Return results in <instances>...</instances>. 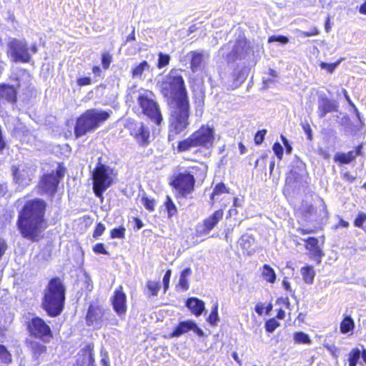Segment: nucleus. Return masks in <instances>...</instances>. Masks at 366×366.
<instances>
[{
	"label": "nucleus",
	"mask_w": 366,
	"mask_h": 366,
	"mask_svg": "<svg viewBox=\"0 0 366 366\" xmlns=\"http://www.w3.org/2000/svg\"><path fill=\"white\" fill-rule=\"evenodd\" d=\"M46 202L40 199L28 201L19 213L17 226L22 236L37 241L46 227Z\"/></svg>",
	"instance_id": "1"
},
{
	"label": "nucleus",
	"mask_w": 366,
	"mask_h": 366,
	"mask_svg": "<svg viewBox=\"0 0 366 366\" xmlns=\"http://www.w3.org/2000/svg\"><path fill=\"white\" fill-rule=\"evenodd\" d=\"M157 86L164 97L174 99L175 102L188 100L181 70L171 69L167 74L158 79Z\"/></svg>",
	"instance_id": "2"
},
{
	"label": "nucleus",
	"mask_w": 366,
	"mask_h": 366,
	"mask_svg": "<svg viewBox=\"0 0 366 366\" xmlns=\"http://www.w3.org/2000/svg\"><path fill=\"white\" fill-rule=\"evenodd\" d=\"M65 289L61 280L54 278L50 280L44 290L42 307L51 317L61 314L64 308Z\"/></svg>",
	"instance_id": "3"
},
{
	"label": "nucleus",
	"mask_w": 366,
	"mask_h": 366,
	"mask_svg": "<svg viewBox=\"0 0 366 366\" xmlns=\"http://www.w3.org/2000/svg\"><path fill=\"white\" fill-rule=\"evenodd\" d=\"M111 112L99 109L86 110L76 120L74 134L76 137L85 135L98 128L102 123L110 117Z\"/></svg>",
	"instance_id": "4"
},
{
	"label": "nucleus",
	"mask_w": 366,
	"mask_h": 366,
	"mask_svg": "<svg viewBox=\"0 0 366 366\" xmlns=\"http://www.w3.org/2000/svg\"><path fill=\"white\" fill-rule=\"evenodd\" d=\"M189 100L175 102L169 118V139H174L176 136L182 132L189 125Z\"/></svg>",
	"instance_id": "5"
},
{
	"label": "nucleus",
	"mask_w": 366,
	"mask_h": 366,
	"mask_svg": "<svg viewBox=\"0 0 366 366\" xmlns=\"http://www.w3.org/2000/svg\"><path fill=\"white\" fill-rule=\"evenodd\" d=\"M214 140V128L203 125L188 138L179 142L178 150L179 152H187L197 147L209 148L212 146Z\"/></svg>",
	"instance_id": "6"
},
{
	"label": "nucleus",
	"mask_w": 366,
	"mask_h": 366,
	"mask_svg": "<svg viewBox=\"0 0 366 366\" xmlns=\"http://www.w3.org/2000/svg\"><path fill=\"white\" fill-rule=\"evenodd\" d=\"M137 103L142 112L152 122L157 125L161 124L163 117L152 92L149 90L140 92L137 97Z\"/></svg>",
	"instance_id": "7"
},
{
	"label": "nucleus",
	"mask_w": 366,
	"mask_h": 366,
	"mask_svg": "<svg viewBox=\"0 0 366 366\" xmlns=\"http://www.w3.org/2000/svg\"><path fill=\"white\" fill-rule=\"evenodd\" d=\"M113 170L104 164H99L93 172V189L97 197H101L102 193L111 186Z\"/></svg>",
	"instance_id": "8"
},
{
	"label": "nucleus",
	"mask_w": 366,
	"mask_h": 366,
	"mask_svg": "<svg viewBox=\"0 0 366 366\" xmlns=\"http://www.w3.org/2000/svg\"><path fill=\"white\" fill-rule=\"evenodd\" d=\"M7 54L14 62L26 63L31 59L28 44L24 40L12 39L8 43Z\"/></svg>",
	"instance_id": "9"
},
{
	"label": "nucleus",
	"mask_w": 366,
	"mask_h": 366,
	"mask_svg": "<svg viewBox=\"0 0 366 366\" xmlns=\"http://www.w3.org/2000/svg\"><path fill=\"white\" fill-rule=\"evenodd\" d=\"M28 330L31 335L44 342H49L53 337L50 327L43 319L38 317L32 318L29 322Z\"/></svg>",
	"instance_id": "10"
},
{
	"label": "nucleus",
	"mask_w": 366,
	"mask_h": 366,
	"mask_svg": "<svg viewBox=\"0 0 366 366\" xmlns=\"http://www.w3.org/2000/svg\"><path fill=\"white\" fill-rule=\"evenodd\" d=\"M194 185V176L187 172L179 174L173 182L174 187L183 197H187L192 193Z\"/></svg>",
	"instance_id": "11"
},
{
	"label": "nucleus",
	"mask_w": 366,
	"mask_h": 366,
	"mask_svg": "<svg viewBox=\"0 0 366 366\" xmlns=\"http://www.w3.org/2000/svg\"><path fill=\"white\" fill-rule=\"evenodd\" d=\"M130 134L141 145L146 146L149 142L150 132L142 122L131 123L129 124Z\"/></svg>",
	"instance_id": "12"
},
{
	"label": "nucleus",
	"mask_w": 366,
	"mask_h": 366,
	"mask_svg": "<svg viewBox=\"0 0 366 366\" xmlns=\"http://www.w3.org/2000/svg\"><path fill=\"white\" fill-rule=\"evenodd\" d=\"M14 179L16 184L26 186L29 184L34 175V169L24 164L13 167L12 168Z\"/></svg>",
	"instance_id": "13"
},
{
	"label": "nucleus",
	"mask_w": 366,
	"mask_h": 366,
	"mask_svg": "<svg viewBox=\"0 0 366 366\" xmlns=\"http://www.w3.org/2000/svg\"><path fill=\"white\" fill-rule=\"evenodd\" d=\"M184 58L189 61L190 69L194 73L204 69L209 59V55L204 51H192L187 53Z\"/></svg>",
	"instance_id": "14"
},
{
	"label": "nucleus",
	"mask_w": 366,
	"mask_h": 366,
	"mask_svg": "<svg viewBox=\"0 0 366 366\" xmlns=\"http://www.w3.org/2000/svg\"><path fill=\"white\" fill-rule=\"evenodd\" d=\"M105 315L106 312L102 307L91 305L86 317V323L88 325L99 327L104 320Z\"/></svg>",
	"instance_id": "15"
},
{
	"label": "nucleus",
	"mask_w": 366,
	"mask_h": 366,
	"mask_svg": "<svg viewBox=\"0 0 366 366\" xmlns=\"http://www.w3.org/2000/svg\"><path fill=\"white\" fill-rule=\"evenodd\" d=\"M113 309L119 316H123L127 312V296L123 292L122 286L115 290L112 298Z\"/></svg>",
	"instance_id": "16"
},
{
	"label": "nucleus",
	"mask_w": 366,
	"mask_h": 366,
	"mask_svg": "<svg viewBox=\"0 0 366 366\" xmlns=\"http://www.w3.org/2000/svg\"><path fill=\"white\" fill-rule=\"evenodd\" d=\"M339 104L335 100H331L325 96H320L318 99L317 114L320 118H324L327 114L337 112Z\"/></svg>",
	"instance_id": "17"
},
{
	"label": "nucleus",
	"mask_w": 366,
	"mask_h": 366,
	"mask_svg": "<svg viewBox=\"0 0 366 366\" xmlns=\"http://www.w3.org/2000/svg\"><path fill=\"white\" fill-rule=\"evenodd\" d=\"M58 184L59 179H57L56 175L49 174L42 177L39 183V189L43 193L52 196L56 192Z\"/></svg>",
	"instance_id": "18"
},
{
	"label": "nucleus",
	"mask_w": 366,
	"mask_h": 366,
	"mask_svg": "<svg viewBox=\"0 0 366 366\" xmlns=\"http://www.w3.org/2000/svg\"><path fill=\"white\" fill-rule=\"evenodd\" d=\"M192 330L199 337L204 336V332L192 320L180 322L172 334V337H179L189 331Z\"/></svg>",
	"instance_id": "19"
},
{
	"label": "nucleus",
	"mask_w": 366,
	"mask_h": 366,
	"mask_svg": "<svg viewBox=\"0 0 366 366\" xmlns=\"http://www.w3.org/2000/svg\"><path fill=\"white\" fill-rule=\"evenodd\" d=\"M223 214L222 209L215 211L211 216L204 219L202 226H199L198 232L204 234H208L222 219Z\"/></svg>",
	"instance_id": "20"
},
{
	"label": "nucleus",
	"mask_w": 366,
	"mask_h": 366,
	"mask_svg": "<svg viewBox=\"0 0 366 366\" xmlns=\"http://www.w3.org/2000/svg\"><path fill=\"white\" fill-rule=\"evenodd\" d=\"M361 148L362 146L360 145L356 148L355 151H350L347 153H337L334 157V160L342 164H349L352 162L357 156L360 155Z\"/></svg>",
	"instance_id": "21"
},
{
	"label": "nucleus",
	"mask_w": 366,
	"mask_h": 366,
	"mask_svg": "<svg viewBox=\"0 0 366 366\" xmlns=\"http://www.w3.org/2000/svg\"><path fill=\"white\" fill-rule=\"evenodd\" d=\"M239 244L247 254L250 255L254 252L256 242L251 235L247 234H243L239 241Z\"/></svg>",
	"instance_id": "22"
},
{
	"label": "nucleus",
	"mask_w": 366,
	"mask_h": 366,
	"mask_svg": "<svg viewBox=\"0 0 366 366\" xmlns=\"http://www.w3.org/2000/svg\"><path fill=\"white\" fill-rule=\"evenodd\" d=\"M186 305L197 316H199L204 310V302L195 297L189 298Z\"/></svg>",
	"instance_id": "23"
},
{
	"label": "nucleus",
	"mask_w": 366,
	"mask_h": 366,
	"mask_svg": "<svg viewBox=\"0 0 366 366\" xmlns=\"http://www.w3.org/2000/svg\"><path fill=\"white\" fill-rule=\"evenodd\" d=\"M305 247L315 257H320L322 255L321 250L318 246V240L315 237H310L306 240Z\"/></svg>",
	"instance_id": "24"
},
{
	"label": "nucleus",
	"mask_w": 366,
	"mask_h": 366,
	"mask_svg": "<svg viewBox=\"0 0 366 366\" xmlns=\"http://www.w3.org/2000/svg\"><path fill=\"white\" fill-rule=\"evenodd\" d=\"M301 274L305 283L309 285L313 283L315 272L312 266L302 267L301 269Z\"/></svg>",
	"instance_id": "25"
},
{
	"label": "nucleus",
	"mask_w": 366,
	"mask_h": 366,
	"mask_svg": "<svg viewBox=\"0 0 366 366\" xmlns=\"http://www.w3.org/2000/svg\"><path fill=\"white\" fill-rule=\"evenodd\" d=\"M263 278L270 283H274L276 280V274L274 269L268 264H264L261 269Z\"/></svg>",
	"instance_id": "26"
},
{
	"label": "nucleus",
	"mask_w": 366,
	"mask_h": 366,
	"mask_svg": "<svg viewBox=\"0 0 366 366\" xmlns=\"http://www.w3.org/2000/svg\"><path fill=\"white\" fill-rule=\"evenodd\" d=\"M29 347L36 360H37L39 357L46 350V347L45 345L36 341H31L29 343Z\"/></svg>",
	"instance_id": "27"
},
{
	"label": "nucleus",
	"mask_w": 366,
	"mask_h": 366,
	"mask_svg": "<svg viewBox=\"0 0 366 366\" xmlns=\"http://www.w3.org/2000/svg\"><path fill=\"white\" fill-rule=\"evenodd\" d=\"M314 211L315 209L312 204L307 201H303L298 209L300 214L306 218L310 217L314 213Z\"/></svg>",
	"instance_id": "28"
},
{
	"label": "nucleus",
	"mask_w": 366,
	"mask_h": 366,
	"mask_svg": "<svg viewBox=\"0 0 366 366\" xmlns=\"http://www.w3.org/2000/svg\"><path fill=\"white\" fill-rule=\"evenodd\" d=\"M355 327V322L351 317H345L340 323V332L346 334L353 330Z\"/></svg>",
	"instance_id": "29"
},
{
	"label": "nucleus",
	"mask_w": 366,
	"mask_h": 366,
	"mask_svg": "<svg viewBox=\"0 0 366 366\" xmlns=\"http://www.w3.org/2000/svg\"><path fill=\"white\" fill-rule=\"evenodd\" d=\"M347 357L349 366H357L360 357H362V352L359 348H352Z\"/></svg>",
	"instance_id": "30"
},
{
	"label": "nucleus",
	"mask_w": 366,
	"mask_h": 366,
	"mask_svg": "<svg viewBox=\"0 0 366 366\" xmlns=\"http://www.w3.org/2000/svg\"><path fill=\"white\" fill-rule=\"evenodd\" d=\"M191 274L192 269L189 267L185 268L182 272L179 280V285L182 288L183 290H187L189 289V282L187 280V277Z\"/></svg>",
	"instance_id": "31"
},
{
	"label": "nucleus",
	"mask_w": 366,
	"mask_h": 366,
	"mask_svg": "<svg viewBox=\"0 0 366 366\" xmlns=\"http://www.w3.org/2000/svg\"><path fill=\"white\" fill-rule=\"evenodd\" d=\"M149 69V65L146 61H143L132 69L133 78H140L144 71Z\"/></svg>",
	"instance_id": "32"
},
{
	"label": "nucleus",
	"mask_w": 366,
	"mask_h": 366,
	"mask_svg": "<svg viewBox=\"0 0 366 366\" xmlns=\"http://www.w3.org/2000/svg\"><path fill=\"white\" fill-rule=\"evenodd\" d=\"M294 340L298 344H310L311 340L308 335L302 332H297L294 334Z\"/></svg>",
	"instance_id": "33"
},
{
	"label": "nucleus",
	"mask_w": 366,
	"mask_h": 366,
	"mask_svg": "<svg viewBox=\"0 0 366 366\" xmlns=\"http://www.w3.org/2000/svg\"><path fill=\"white\" fill-rule=\"evenodd\" d=\"M160 288L161 285L159 282L149 280L147 282V289L152 296H157Z\"/></svg>",
	"instance_id": "34"
},
{
	"label": "nucleus",
	"mask_w": 366,
	"mask_h": 366,
	"mask_svg": "<svg viewBox=\"0 0 366 366\" xmlns=\"http://www.w3.org/2000/svg\"><path fill=\"white\" fill-rule=\"evenodd\" d=\"M227 192H228V189L223 183L217 184L216 185V187H214V189L212 193V195H211V200L212 201V204L215 201V197L217 195H219V194H222L224 193H227Z\"/></svg>",
	"instance_id": "35"
},
{
	"label": "nucleus",
	"mask_w": 366,
	"mask_h": 366,
	"mask_svg": "<svg viewBox=\"0 0 366 366\" xmlns=\"http://www.w3.org/2000/svg\"><path fill=\"white\" fill-rule=\"evenodd\" d=\"M170 61V56L167 54H164L162 52H159L158 54V63L157 67L159 69H162L165 67L169 64Z\"/></svg>",
	"instance_id": "36"
},
{
	"label": "nucleus",
	"mask_w": 366,
	"mask_h": 366,
	"mask_svg": "<svg viewBox=\"0 0 366 366\" xmlns=\"http://www.w3.org/2000/svg\"><path fill=\"white\" fill-rule=\"evenodd\" d=\"M164 204L168 212L169 217H172L177 213L176 206L169 196L167 197V200L164 202Z\"/></svg>",
	"instance_id": "37"
},
{
	"label": "nucleus",
	"mask_w": 366,
	"mask_h": 366,
	"mask_svg": "<svg viewBox=\"0 0 366 366\" xmlns=\"http://www.w3.org/2000/svg\"><path fill=\"white\" fill-rule=\"evenodd\" d=\"M217 310L218 305L217 304H215L207 320L208 322L212 325H215L219 320Z\"/></svg>",
	"instance_id": "38"
},
{
	"label": "nucleus",
	"mask_w": 366,
	"mask_h": 366,
	"mask_svg": "<svg viewBox=\"0 0 366 366\" xmlns=\"http://www.w3.org/2000/svg\"><path fill=\"white\" fill-rule=\"evenodd\" d=\"M279 326L280 323L273 318L267 321L265 324L266 330L269 332H274Z\"/></svg>",
	"instance_id": "39"
},
{
	"label": "nucleus",
	"mask_w": 366,
	"mask_h": 366,
	"mask_svg": "<svg viewBox=\"0 0 366 366\" xmlns=\"http://www.w3.org/2000/svg\"><path fill=\"white\" fill-rule=\"evenodd\" d=\"M0 358L5 362H9L11 360L10 353L2 345H0Z\"/></svg>",
	"instance_id": "40"
},
{
	"label": "nucleus",
	"mask_w": 366,
	"mask_h": 366,
	"mask_svg": "<svg viewBox=\"0 0 366 366\" xmlns=\"http://www.w3.org/2000/svg\"><path fill=\"white\" fill-rule=\"evenodd\" d=\"M340 61H337L335 63L333 64H327L325 62H322L320 64V67L322 69H326L329 73H332L335 69L337 68V66L340 64Z\"/></svg>",
	"instance_id": "41"
},
{
	"label": "nucleus",
	"mask_w": 366,
	"mask_h": 366,
	"mask_svg": "<svg viewBox=\"0 0 366 366\" xmlns=\"http://www.w3.org/2000/svg\"><path fill=\"white\" fill-rule=\"evenodd\" d=\"M125 228L119 227L118 229H113L111 231V237L112 239L114 238H120L122 239L124 237Z\"/></svg>",
	"instance_id": "42"
},
{
	"label": "nucleus",
	"mask_w": 366,
	"mask_h": 366,
	"mask_svg": "<svg viewBox=\"0 0 366 366\" xmlns=\"http://www.w3.org/2000/svg\"><path fill=\"white\" fill-rule=\"evenodd\" d=\"M142 202L145 208L148 210L153 211L154 209L155 202L154 199H149L147 197H143L142 199Z\"/></svg>",
	"instance_id": "43"
},
{
	"label": "nucleus",
	"mask_w": 366,
	"mask_h": 366,
	"mask_svg": "<svg viewBox=\"0 0 366 366\" xmlns=\"http://www.w3.org/2000/svg\"><path fill=\"white\" fill-rule=\"evenodd\" d=\"M366 222V214L360 212L358 216L355 220V225L357 227L362 228L363 224Z\"/></svg>",
	"instance_id": "44"
},
{
	"label": "nucleus",
	"mask_w": 366,
	"mask_h": 366,
	"mask_svg": "<svg viewBox=\"0 0 366 366\" xmlns=\"http://www.w3.org/2000/svg\"><path fill=\"white\" fill-rule=\"evenodd\" d=\"M268 41L269 43L274 41H278L283 44H286L289 42V39L287 37L285 36H272L269 38Z\"/></svg>",
	"instance_id": "45"
},
{
	"label": "nucleus",
	"mask_w": 366,
	"mask_h": 366,
	"mask_svg": "<svg viewBox=\"0 0 366 366\" xmlns=\"http://www.w3.org/2000/svg\"><path fill=\"white\" fill-rule=\"evenodd\" d=\"M272 149H273L274 154L278 157V159H282V156H283L282 146L279 142H276L274 144V145L272 147Z\"/></svg>",
	"instance_id": "46"
},
{
	"label": "nucleus",
	"mask_w": 366,
	"mask_h": 366,
	"mask_svg": "<svg viewBox=\"0 0 366 366\" xmlns=\"http://www.w3.org/2000/svg\"><path fill=\"white\" fill-rule=\"evenodd\" d=\"M266 133H267V131L265 129H263V130L259 131L256 134V135L254 137V142L256 144L259 145L263 142L264 135L266 134Z\"/></svg>",
	"instance_id": "47"
},
{
	"label": "nucleus",
	"mask_w": 366,
	"mask_h": 366,
	"mask_svg": "<svg viewBox=\"0 0 366 366\" xmlns=\"http://www.w3.org/2000/svg\"><path fill=\"white\" fill-rule=\"evenodd\" d=\"M171 274H172V271L170 269H168L166 272V273L163 277V284H164V292H166L169 288Z\"/></svg>",
	"instance_id": "48"
},
{
	"label": "nucleus",
	"mask_w": 366,
	"mask_h": 366,
	"mask_svg": "<svg viewBox=\"0 0 366 366\" xmlns=\"http://www.w3.org/2000/svg\"><path fill=\"white\" fill-rule=\"evenodd\" d=\"M104 230H105L104 225L102 223H99L94 232L93 237L94 238H97L99 236H101L103 234V232H104Z\"/></svg>",
	"instance_id": "49"
},
{
	"label": "nucleus",
	"mask_w": 366,
	"mask_h": 366,
	"mask_svg": "<svg viewBox=\"0 0 366 366\" xmlns=\"http://www.w3.org/2000/svg\"><path fill=\"white\" fill-rule=\"evenodd\" d=\"M76 82L79 86H83L91 84L92 79L90 77H81L77 79Z\"/></svg>",
	"instance_id": "50"
},
{
	"label": "nucleus",
	"mask_w": 366,
	"mask_h": 366,
	"mask_svg": "<svg viewBox=\"0 0 366 366\" xmlns=\"http://www.w3.org/2000/svg\"><path fill=\"white\" fill-rule=\"evenodd\" d=\"M94 251L98 254H107V251L105 249L104 244L102 243H98L94 247Z\"/></svg>",
	"instance_id": "51"
},
{
	"label": "nucleus",
	"mask_w": 366,
	"mask_h": 366,
	"mask_svg": "<svg viewBox=\"0 0 366 366\" xmlns=\"http://www.w3.org/2000/svg\"><path fill=\"white\" fill-rule=\"evenodd\" d=\"M301 35L304 36H316L317 34H319V30L315 27V28H312L310 31H300Z\"/></svg>",
	"instance_id": "52"
},
{
	"label": "nucleus",
	"mask_w": 366,
	"mask_h": 366,
	"mask_svg": "<svg viewBox=\"0 0 366 366\" xmlns=\"http://www.w3.org/2000/svg\"><path fill=\"white\" fill-rule=\"evenodd\" d=\"M7 249V244L6 241L0 237V259L4 254L6 250Z\"/></svg>",
	"instance_id": "53"
},
{
	"label": "nucleus",
	"mask_w": 366,
	"mask_h": 366,
	"mask_svg": "<svg viewBox=\"0 0 366 366\" xmlns=\"http://www.w3.org/2000/svg\"><path fill=\"white\" fill-rule=\"evenodd\" d=\"M227 60L229 62L230 61H234L235 59L237 58V56L239 55L238 50L233 47L232 51L229 54H227Z\"/></svg>",
	"instance_id": "54"
},
{
	"label": "nucleus",
	"mask_w": 366,
	"mask_h": 366,
	"mask_svg": "<svg viewBox=\"0 0 366 366\" xmlns=\"http://www.w3.org/2000/svg\"><path fill=\"white\" fill-rule=\"evenodd\" d=\"M317 153H318L319 155H320L321 157H322L325 159H329L330 157V153L327 151H326L324 149H322V148H319L318 151H317Z\"/></svg>",
	"instance_id": "55"
},
{
	"label": "nucleus",
	"mask_w": 366,
	"mask_h": 366,
	"mask_svg": "<svg viewBox=\"0 0 366 366\" xmlns=\"http://www.w3.org/2000/svg\"><path fill=\"white\" fill-rule=\"evenodd\" d=\"M110 64V58L108 55L104 54L102 56V65L104 69H107Z\"/></svg>",
	"instance_id": "56"
},
{
	"label": "nucleus",
	"mask_w": 366,
	"mask_h": 366,
	"mask_svg": "<svg viewBox=\"0 0 366 366\" xmlns=\"http://www.w3.org/2000/svg\"><path fill=\"white\" fill-rule=\"evenodd\" d=\"M325 347L331 352V354L334 356V357H337V348L335 346V345H325Z\"/></svg>",
	"instance_id": "57"
},
{
	"label": "nucleus",
	"mask_w": 366,
	"mask_h": 366,
	"mask_svg": "<svg viewBox=\"0 0 366 366\" xmlns=\"http://www.w3.org/2000/svg\"><path fill=\"white\" fill-rule=\"evenodd\" d=\"M53 174H54V175H56L57 179L59 180L64 174V169L62 167H59L56 173H53Z\"/></svg>",
	"instance_id": "58"
},
{
	"label": "nucleus",
	"mask_w": 366,
	"mask_h": 366,
	"mask_svg": "<svg viewBox=\"0 0 366 366\" xmlns=\"http://www.w3.org/2000/svg\"><path fill=\"white\" fill-rule=\"evenodd\" d=\"M342 93L347 100V102H348V104L352 107H355V104L354 103L352 102V101L351 100V99L350 98L349 95L347 94V92L346 91V89H342Z\"/></svg>",
	"instance_id": "59"
},
{
	"label": "nucleus",
	"mask_w": 366,
	"mask_h": 366,
	"mask_svg": "<svg viewBox=\"0 0 366 366\" xmlns=\"http://www.w3.org/2000/svg\"><path fill=\"white\" fill-rule=\"evenodd\" d=\"M264 310V305L259 303L255 306V312L259 315H262L263 313V311Z\"/></svg>",
	"instance_id": "60"
},
{
	"label": "nucleus",
	"mask_w": 366,
	"mask_h": 366,
	"mask_svg": "<svg viewBox=\"0 0 366 366\" xmlns=\"http://www.w3.org/2000/svg\"><path fill=\"white\" fill-rule=\"evenodd\" d=\"M304 130L305 133L307 134V138L309 139H312V130L310 127L309 125L304 127Z\"/></svg>",
	"instance_id": "61"
},
{
	"label": "nucleus",
	"mask_w": 366,
	"mask_h": 366,
	"mask_svg": "<svg viewBox=\"0 0 366 366\" xmlns=\"http://www.w3.org/2000/svg\"><path fill=\"white\" fill-rule=\"evenodd\" d=\"M359 12L361 14L366 15V0L365 1V2L363 4H362L360 5V9H359Z\"/></svg>",
	"instance_id": "62"
},
{
	"label": "nucleus",
	"mask_w": 366,
	"mask_h": 366,
	"mask_svg": "<svg viewBox=\"0 0 366 366\" xmlns=\"http://www.w3.org/2000/svg\"><path fill=\"white\" fill-rule=\"evenodd\" d=\"M242 204V201L241 199H239V198L235 197L234 199V201H233L234 207H241Z\"/></svg>",
	"instance_id": "63"
},
{
	"label": "nucleus",
	"mask_w": 366,
	"mask_h": 366,
	"mask_svg": "<svg viewBox=\"0 0 366 366\" xmlns=\"http://www.w3.org/2000/svg\"><path fill=\"white\" fill-rule=\"evenodd\" d=\"M282 285H283L284 288L286 290H287V291H289L290 292H292V290H291V287H290V285L288 281L284 280L283 282H282Z\"/></svg>",
	"instance_id": "64"
}]
</instances>
